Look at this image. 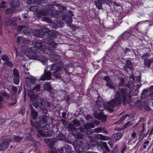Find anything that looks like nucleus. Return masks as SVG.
<instances>
[{
    "label": "nucleus",
    "mask_w": 153,
    "mask_h": 153,
    "mask_svg": "<svg viewBox=\"0 0 153 153\" xmlns=\"http://www.w3.org/2000/svg\"><path fill=\"white\" fill-rule=\"evenodd\" d=\"M14 10V8H8L5 11V13L6 14H10L12 13Z\"/></svg>",
    "instance_id": "09e8293b"
},
{
    "label": "nucleus",
    "mask_w": 153,
    "mask_h": 153,
    "mask_svg": "<svg viewBox=\"0 0 153 153\" xmlns=\"http://www.w3.org/2000/svg\"><path fill=\"white\" fill-rule=\"evenodd\" d=\"M41 54H40L37 60H39L43 63L44 64H45L47 62L48 59L45 56H41Z\"/></svg>",
    "instance_id": "2f4dec72"
},
{
    "label": "nucleus",
    "mask_w": 153,
    "mask_h": 153,
    "mask_svg": "<svg viewBox=\"0 0 153 153\" xmlns=\"http://www.w3.org/2000/svg\"><path fill=\"white\" fill-rule=\"evenodd\" d=\"M145 119L144 118L142 117L140 118L138 122L136 123L135 125L133 126V128H135L137 126H138V124H140V123H142V127L143 128V130H142L143 131L142 133L144 130V127L145 126V124H146V123H145Z\"/></svg>",
    "instance_id": "4be33fe9"
},
{
    "label": "nucleus",
    "mask_w": 153,
    "mask_h": 153,
    "mask_svg": "<svg viewBox=\"0 0 153 153\" xmlns=\"http://www.w3.org/2000/svg\"><path fill=\"white\" fill-rule=\"evenodd\" d=\"M46 31V28L45 27L43 29L35 30L34 32V34L36 36L43 37L45 35Z\"/></svg>",
    "instance_id": "ddd939ff"
},
{
    "label": "nucleus",
    "mask_w": 153,
    "mask_h": 153,
    "mask_svg": "<svg viewBox=\"0 0 153 153\" xmlns=\"http://www.w3.org/2000/svg\"><path fill=\"white\" fill-rule=\"evenodd\" d=\"M103 78L104 80L106 81L107 82H109L111 80V79L108 76H105Z\"/></svg>",
    "instance_id": "69168bd1"
},
{
    "label": "nucleus",
    "mask_w": 153,
    "mask_h": 153,
    "mask_svg": "<svg viewBox=\"0 0 153 153\" xmlns=\"http://www.w3.org/2000/svg\"><path fill=\"white\" fill-rule=\"evenodd\" d=\"M118 79L120 80L118 90L115 91V97L112 99L109 104L112 107H115L121 104L122 100L127 102L130 98V91L127 92L126 90V86H125L124 80L121 77H119Z\"/></svg>",
    "instance_id": "f257e3e1"
},
{
    "label": "nucleus",
    "mask_w": 153,
    "mask_h": 153,
    "mask_svg": "<svg viewBox=\"0 0 153 153\" xmlns=\"http://www.w3.org/2000/svg\"><path fill=\"white\" fill-rule=\"evenodd\" d=\"M56 23L58 28L62 27L64 25V23L60 21H57Z\"/></svg>",
    "instance_id": "4d7b16f0"
},
{
    "label": "nucleus",
    "mask_w": 153,
    "mask_h": 153,
    "mask_svg": "<svg viewBox=\"0 0 153 153\" xmlns=\"http://www.w3.org/2000/svg\"><path fill=\"white\" fill-rule=\"evenodd\" d=\"M56 153H62L63 152V149L61 148L59 149H56Z\"/></svg>",
    "instance_id": "338daca9"
},
{
    "label": "nucleus",
    "mask_w": 153,
    "mask_h": 153,
    "mask_svg": "<svg viewBox=\"0 0 153 153\" xmlns=\"http://www.w3.org/2000/svg\"><path fill=\"white\" fill-rule=\"evenodd\" d=\"M105 86L109 89H113L114 91L115 92V91H116L115 84L112 80L109 82H107L105 83Z\"/></svg>",
    "instance_id": "a878e982"
},
{
    "label": "nucleus",
    "mask_w": 153,
    "mask_h": 153,
    "mask_svg": "<svg viewBox=\"0 0 153 153\" xmlns=\"http://www.w3.org/2000/svg\"><path fill=\"white\" fill-rule=\"evenodd\" d=\"M22 49L24 51L25 55L29 58L37 59L41 53L35 48L30 47L27 46H22Z\"/></svg>",
    "instance_id": "7ed1b4c3"
},
{
    "label": "nucleus",
    "mask_w": 153,
    "mask_h": 153,
    "mask_svg": "<svg viewBox=\"0 0 153 153\" xmlns=\"http://www.w3.org/2000/svg\"><path fill=\"white\" fill-rule=\"evenodd\" d=\"M29 109L30 111V116L33 119H36L38 115V112L36 111L31 104H30L29 106Z\"/></svg>",
    "instance_id": "2eb2a0df"
},
{
    "label": "nucleus",
    "mask_w": 153,
    "mask_h": 153,
    "mask_svg": "<svg viewBox=\"0 0 153 153\" xmlns=\"http://www.w3.org/2000/svg\"><path fill=\"white\" fill-rule=\"evenodd\" d=\"M122 135L121 133H117L112 135V138L114 140L118 141L122 137Z\"/></svg>",
    "instance_id": "473e14b6"
},
{
    "label": "nucleus",
    "mask_w": 153,
    "mask_h": 153,
    "mask_svg": "<svg viewBox=\"0 0 153 153\" xmlns=\"http://www.w3.org/2000/svg\"><path fill=\"white\" fill-rule=\"evenodd\" d=\"M134 76H131L130 77V79L128 82V85H130L133 83V81H134Z\"/></svg>",
    "instance_id": "3c124183"
},
{
    "label": "nucleus",
    "mask_w": 153,
    "mask_h": 153,
    "mask_svg": "<svg viewBox=\"0 0 153 153\" xmlns=\"http://www.w3.org/2000/svg\"><path fill=\"white\" fill-rule=\"evenodd\" d=\"M56 137L57 140H64L65 139V136L62 134H58L57 136Z\"/></svg>",
    "instance_id": "c9c22d12"
},
{
    "label": "nucleus",
    "mask_w": 153,
    "mask_h": 153,
    "mask_svg": "<svg viewBox=\"0 0 153 153\" xmlns=\"http://www.w3.org/2000/svg\"><path fill=\"white\" fill-rule=\"evenodd\" d=\"M111 101L108 102V103L106 102V103H105L102 99L100 97H98L96 101V103L99 107H102L104 108H107L109 111L112 112L113 111V109L111 107L114 108L115 107H112L110 105L109 102Z\"/></svg>",
    "instance_id": "0eeeda50"
},
{
    "label": "nucleus",
    "mask_w": 153,
    "mask_h": 153,
    "mask_svg": "<svg viewBox=\"0 0 153 153\" xmlns=\"http://www.w3.org/2000/svg\"><path fill=\"white\" fill-rule=\"evenodd\" d=\"M131 125V124L130 122L128 121L123 126V128H125L130 126Z\"/></svg>",
    "instance_id": "e2e57ef3"
},
{
    "label": "nucleus",
    "mask_w": 153,
    "mask_h": 153,
    "mask_svg": "<svg viewBox=\"0 0 153 153\" xmlns=\"http://www.w3.org/2000/svg\"><path fill=\"white\" fill-rule=\"evenodd\" d=\"M44 21L46 22L51 23V25L52 26V28L55 29L58 28L56 22H52V21L49 18H48L47 17H45L44 18Z\"/></svg>",
    "instance_id": "bb28decb"
},
{
    "label": "nucleus",
    "mask_w": 153,
    "mask_h": 153,
    "mask_svg": "<svg viewBox=\"0 0 153 153\" xmlns=\"http://www.w3.org/2000/svg\"><path fill=\"white\" fill-rule=\"evenodd\" d=\"M13 100L14 101L13 102L11 103H10L9 104L8 106L9 107H11L12 106L14 105H15L17 102V100H16V99H13Z\"/></svg>",
    "instance_id": "680f3d73"
},
{
    "label": "nucleus",
    "mask_w": 153,
    "mask_h": 153,
    "mask_svg": "<svg viewBox=\"0 0 153 153\" xmlns=\"http://www.w3.org/2000/svg\"><path fill=\"white\" fill-rule=\"evenodd\" d=\"M100 1H102L104 3H105L106 4H108L109 6L113 3L112 0H101Z\"/></svg>",
    "instance_id": "79ce46f5"
},
{
    "label": "nucleus",
    "mask_w": 153,
    "mask_h": 153,
    "mask_svg": "<svg viewBox=\"0 0 153 153\" xmlns=\"http://www.w3.org/2000/svg\"><path fill=\"white\" fill-rule=\"evenodd\" d=\"M71 18V17H69V18H68L64 16L62 18V19L63 20L67 21L69 23H71L72 21Z\"/></svg>",
    "instance_id": "6e6d98bb"
},
{
    "label": "nucleus",
    "mask_w": 153,
    "mask_h": 153,
    "mask_svg": "<svg viewBox=\"0 0 153 153\" xmlns=\"http://www.w3.org/2000/svg\"><path fill=\"white\" fill-rule=\"evenodd\" d=\"M148 95V90L147 89H144L142 92L141 98L143 99H145L146 98Z\"/></svg>",
    "instance_id": "f704fd0d"
},
{
    "label": "nucleus",
    "mask_w": 153,
    "mask_h": 153,
    "mask_svg": "<svg viewBox=\"0 0 153 153\" xmlns=\"http://www.w3.org/2000/svg\"><path fill=\"white\" fill-rule=\"evenodd\" d=\"M24 28L23 30V33L25 35L29 34L30 33L29 29L24 27Z\"/></svg>",
    "instance_id": "de8ad7c7"
},
{
    "label": "nucleus",
    "mask_w": 153,
    "mask_h": 153,
    "mask_svg": "<svg viewBox=\"0 0 153 153\" xmlns=\"http://www.w3.org/2000/svg\"><path fill=\"white\" fill-rule=\"evenodd\" d=\"M84 127L85 128L82 127L79 128V131L81 132L84 131L85 134L89 135L91 134L93 131V130L91 128L94 127V125L91 123H87L84 124Z\"/></svg>",
    "instance_id": "9d476101"
},
{
    "label": "nucleus",
    "mask_w": 153,
    "mask_h": 153,
    "mask_svg": "<svg viewBox=\"0 0 153 153\" xmlns=\"http://www.w3.org/2000/svg\"><path fill=\"white\" fill-rule=\"evenodd\" d=\"M11 23L10 24V25H13V26H15L16 25V18L14 17L11 20Z\"/></svg>",
    "instance_id": "8fccbe9b"
},
{
    "label": "nucleus",
    "mask_w": 153,
    "mask_h": 153,
    "mask_svg": "<svg viewBox=\"0 0 153 153\" xmlns=\"http://www.w3.org/2000/svg\"><path fill=\"white\" fill-rule=\"evenodd\" d=\"M51 73L50 71H44V74L41 76L40 80L45 81V80H50L51 78Z\"/></svg>",
    "instance_id": "4468645a"
},
{
    "label": "nucleus",
    "mask_w": 153,
    "mask_h": 153,
    "mask_svg": "<svg viewBox=\"0 0 153 153\" xmlns=\"http://www.w3.org/2000/svg\"><path fill=\"white\" fill-rule=\"evenodd\" d=\"M14 82L16 84L18 85L19 82V77H14Z\"/></svg>",
    "instance_id": "603ef678"
},
{
    "label": "nucleus",
    "mask_w": 153,
    "mask_h": 153,
    "mask_svg": "<svg viewBox=\"0 0 153 153\" xmlns=\"http://www.w3.org/2000/svg\"><path fill=\"white\" fill-rule=\"evenodd\" d=\"M128 69L130 71H132L133 69V66L131 62L129 60H127L126 62V65L124 67V70L128 72L127 69Z\"/></svg>",
    "instance_id": "6ab92c4d"
},
{
    "label": "nucleus",
    "mask_w": 153,
    "mask_h": 153,
    "mask_svg": "<svg viewBox=\"0 0 153 153\" xmlns=\"http://www.w3.org/2000/svg\"><path fill=\"white\" fill-rule=\"evenodd\" d=\"M46 42V40L43 39L41 41H39V42H32L33 45L34 47L33 48H37V50H40L42 51H44L46 49L45 44Z\"/></svg>",
    "instance_id": "6e6552de"
},
{
    "label": "nucleus",
    "mask_w": 153,
    "mask_h": 153,
    "mask_svg": "<svg viewBox=\"0 0 153 153\" xmlns=\"http://www.w3.org/2000/svg\"><path fill=\"white\" fill-rule=\"evenodd\" d=\"M97 148L100 151H102L103 153H109L110 152V150L105 142H102L97 146Z\"/></svg>",
    "instance_id": "f8f14e48"
},
{
    "label": "nucleus",
    "mask_w": 153,
    "mask_h": 153,
    "mask_svg": "<svg viewBox=\"0 0 153 153\" xmlns=\"http://www.w3.org/2000/svg\"><path fill=\"white\" fill-rule=\"evenodd\" d=\"M1 59L3 61L6 62L9 60V58L8 56L6 55H2L1 57Z\"/></svg>",
    "instance_id": "c03bdc74"
},
{
    "label": "nucleus",
    "mask_w": 153,
    "mask_h": 153,
    "mask_svg": "<svg viewBox=\"0 0 153 153\" xmlns=\"http://www.w3.org/2000/svg\"><path fill=\"white\" fill-rule=\"evenodd\" d=\"M23 138V136H14L13 137V140L16 142H19L21 141Z\"/></svg>",
    "instance_id": "e433bc0d"
},
{
    "label": "nucleus",
    "mask_w": 153,
    "mask_h": 153,
    "mask_svg": "<svg viewBox=\"0 0 153 153\" xmlns=\"http://www.w3.org/2000/svg\"><path fill=\"white\" fill-rule=\"evenodd\" d=\"M17 91V88L16 87L13 86L11 88V93L15 95L16 94Z\"/></svg>",
    "instance_id": "a19ab883"
},
{
    "label": "nucleus",
    "mask_w": 153,
    "mask_h": 153,
    "mask_svg": "<svg viewBox=\"0 0 153 153\" xmlns=\"http://www.w3.org/2000/svg\"><path fill=\"white\" fill-rule=\"evenodd\" d=\"M63 69L65 71V69L59 67L58 62H56V63L52 65L51 70L52 71L53 75L56 78H60L61 77L60 75L63 72Z\"/></svg>",
    "instance_id": "423d86ee"
},
{
    "label": "nucleus",
    "mask_w": 153,
    "mask_h": 153,
    "mask_svg": "<svg viewBox=\"0 0 153 153\" xmlns=\"http://www.w3.org/2000/svg\"><path fill=\"white\" fill-rule=\"evenodd\" d=\"M58 6L59 10H61L63 11H64L66 10V7L62 6L61 4H59ZM62 12V13L63 12Z\"/></svg>",
    "instance_id": "a18cd8bd"
},
{
    "label": "nucleus",
    "mask_w": 153,
    "mask_h": 153,
    "mask_svg": "<svg viewBox=\"0 0 153 153\" xmlns=\"http://www.w3.org/2000/svg\"><path fill=\"white\" fill-rule=\"evenodd\" d=\"M82 137V134L81 137H75L77 138V139L75 141V144L76 146H82L83 145H85L84 144H83Z\"/></svg>",
    "instance_id": "c756f323"
},
{
    "label": "nucleus",
    "mask_w": 153,
    "mask_h": 153,
    "mask_svg": "<svg viewBox=\"0 0 153 153\" xmlns=\"http://www.w3.org/2000/svg\"><path fill=\"white\" fill-rule=\"evenodd\" d=\"M23 29L24 26L23 25L19 26L17 27V30L19 32H21Z\"/></svg>",
    "instance_id": "774afa93"
},
{
    "label": "nucleus",
    "mask_w": 153,
    "mask_h": 153,
    "mask_svg": "<svg viewBox=\"0 0 153 153\" xmlns=\"http://www.w3.org/2000/svg\"><path fill=\"white\" fill-rule=\"evenodd\" d=\"M40 89V85L39 84H37L36 85L33 90L35 91H39Z\"/></svg>",
    "instance_id": "13d9d810"
},
{
    "label": "nucleus",
    "mask_w": 153,
    "mask_h": 153,
    "mask_svg": "<svg viewBox=\"0 0 153 153\" xmlns=\"http://www.w3.org/2000/svg\"><path fill=\"white\" fill-rule=\"evenodd\" d=\"M59 56L56 54H51L50 55V60L53 62H58Z\"/></svg>",
    "instance_id": "7c9ffc66"
},
{
    "label": "nucleus",
    "mask_w": 153,
    "mask_h": 153,
    "mask_svg": "<svg viewBox=\"0 0 153 153\" xmlns=\"http://www.w3.org/2000/svg\"><path fill=\"white\" fill-rule=\"evenodd\" d=\"M19 2L17 1H15L11 3V6L14 8L18 6Z\"/></svg>",
    "instance_id": "49530a36"
},
{
    "label": "nucleus",
    "mask_w": 153,
    "mask_h": 153,
    "mask_svg": "<svg viewBox=\"0 0 153 153\" xmlns=\"http://www.w3.org/2000/svg\"><path fill=\"white\" fill-rule=\"evenodd\" d=\"M68 130L70 131H72V134L75 137H81V134L79 131V128H76L71 122L70 123L68 127Z\"/></svg>",
    "instance_id": "1a4fd4ad"
},
{
    "label": "nucleus",
    "mask_w": 153,
    "mask_h": 153,
    "mask_svg": "<svg viewBox=\"0 0 153 153\" xmlns=\"http://www.w3.org/2000/svg\"><path fill=\"white\" fill-rule=\"evenodd\" d=\"M58 35L57 32L56 31H50L47 36V38L49 39H52L53 38H56Z\"/></svg>",
    "instance_id": "412c9836"
},
{
    "label": "nucleus",
    "mask_w": 153,
    "mask_h": 153,
    "mask_svg": "<svg viewBox=\"0 0 153 153\" xmlns=\"http://www.w3.org/2000/svg\"><path fill=\"white\" fill-rule=\"evenodd\" d=\"M108 138V137L105 136L101 134H98L96 137V138L97 139V140H107Z\"/></svg>",
    "instance_id": "72a5a7b5"
},
{
    "label": "nucleus",
    "mask_w": 153,
    "mask_h": 153,
    "mask_svg": "<svg viewBox=\"0 0 153 153\" xmlns=\"http://www.w3.org/2000/svg\"><path fill=\"white\" fill-rule=\"evenodd\" d=\"M29 96L30 100L32 101V102L33 101H35V100L38 97L37 95L34 94H29Z\"/></svg>",
    "instance_id": "ea45409f"
},
{
    "label": "nucleus",
    "mask_w": 153,
    "mask_h": 153,
    "mask_svg": "<svg viewBox=\"0 0 153 153\" xmlns=\"http://www.w3.org/2000/svg\"><path fill=\"white\" fill-rule=\"evenodd\" d=\"M152 62H153V58L145 59L144 61V65L147 68H150Z\"/></svg>",
    "instance_id": "c85d7f7f"
},
{
    "label": "nucleus",
    "mask_w": 153,
    "mask_h": 153,
    "mask_svg": "<svg viewBox=\"0 0 153 153\" xmlns=\"http://www.w3.org/2000/svg\"><path fill=\"white\" fill-rule=\"evenodd\" d=\"M151 56V54L150 53H144L142 56V58L145 60L148 59V58L149 57Z\"/></svg>",
    "instance_id": "37998d69"
},
{
    "label": "nucleus",
    "mask_w": 153,
    "mask_h": 153,
    "mask_svg": "<svg viewBox=\"0 0 153 153\" xmlns=\"http://www.w3.org/2000/svg\"><path fill=\"white\" fill-rule=\"evenodd\" d=\"M54 6L52 4H49L46 7V10L44 11L43 14L45 16H50L51 18L54 17L59 19L62 16L61 11L54 10Z\"/></svg>",
    "instance_id": "39448f33"
},
{
    "label": "nucleus",
    "mask_w": 153,
    "mask_h": 153,
    "mask_svg": "<svg viewBox=\"0 0 153 153\" xmlns=\"http://www.w3.org/2000/svg\"><path fill=\"white\" fill-rule=\"evenodd\" d=\"M135 106L136 107L139 108L140 109H141L143 106V103L142 102L140 101H138L135 103Z\"/></svg>",
    "instance_id": "4c0bfd02"
},
{
    "label": "nucleus",
    "mask_w": 153,
    "mask_h": 153,
    "mask_svg": "<svg viewBox=\"0 0 153 153\" xmlns=\"http://www.w3.org/2000/svg\"><path fill=\"white\" fill-rule=\"evenodd\" d=\"M32 105L36 108L39 107L43 114H46L48 112V110L46 108L50 106L49 103L47 101H45L44 100L40 98L36 100L33 101Z\"/></svg>",
    "instance_id": "20e7f679"
},
{
    "label": "nucleus",
    "mask_w": 153,
    "mask_h": 153,
    "mask_svg": "<svg viewBox=\"0 0 153 153\" xmlns=\"http://www.w3.org/2000/svg\"><path fill=\"white\" fill-rule=\"evenodd\" d=\"M73 124H74V125L76 127L79 126L80 124V122L78 120H74L72 122Z\"/></svg>",
    "instance_id": "58836bf2"
},
{
    "label": "nucleus",
    "mask_w": 153,
    "mask_h": 153,
    "mask_svg": "<svg viewBox=\"0 0 153 153\" xmlns=\"http://www.w3.org/2000/svg\"><path fill=\"white\" fill-rule=\"evenodd\" d=\"M102 130V128L101 127H98V128L94 129V130L95 132H101Z\"/></svg>",
    "instance_id": "0e129e2a"
},
{
    "label": "nucleus",
    "mask_w": 153,
    "mask_h": 153,
    "mask_svg": "<svg viewBox=\"0 0 153 153\" xmlns=\"http://www.w3.org/2000/svg\"><path fill=\"white\" fill-rule=\"evenodd\" d=\"M17 42L20 44V45H22L21 48L22 46H26L25 44H28L29 41L27 40L25 38L22 36H20L17 39Z\"/></svg>",
    "instance_id": "a211bd4d"
},
{
    "label": "nucleus",
    "mask_w": 153,
    "mask_h": 153,
    "mask_svg": "<svg viewBox=\"0 0 153 153\" xmlns=\"http://www.w3.org/2000/svg\"><path fill=\"white\" fill-rule=\"evenodd\" d=\"M86 137H87L88 140H89L90 141L89 144V145L93 146H95L97 145L98 144L97 142L95 140H94L92 137L88 135Z\"/></svg>",
    "instance_id": "393cba45"
},
{
    "label": "nucleus",
    "mask_w": 153,
    "mask_h": 153,
    "mask_svg": "<svg viewBox=\"0 0 153 153\" xmlns=\"http://www.w3.org/2000/svg\"><path fill=\"white\" fill-rule=\"evenodd\" d=\"M48 119L47 117L44 115L40 117L39 118L40 126L42 130L39 129V131L45 137H51L52 135V134L48 133L50 129V127H49V126L47 125Z\"/></svg>",
    "instance_id": "f03ea898"
},
{
    "label": "nucleus",
    "mask_w": 153,
    "mask_h": 153,
    "mask_svg": "<svg viewBox=\"0 0 153 153\" xmlns=\"http://www.w3.org/2000/svg\"><path fill=\"white\" fill-rule=\"evenodd\" d=\"M48 42V40H46V42L45 44L46 49L52 50V48H54L56 47L57 45V43L53 41L49 43H47Z\"/></svg>",
    "instance_id": "f3484780"
},
{
    "label": "nucleus",
    "mask_w": 153,
    "mask_h": 153,
    "mask_svg": "<svg viewBox=\"0 0 153 153\" xmlns=\"http://www.w3.org/2000/svg\"><path fill=\"white\" fill-rule=\"evenodd\" d=\"M33 127H34L36 129H37L38 132L42 136L44 137V136L42 134L40 133V132L39 131V129L42 130L40 126V123H39L38 122H36L33 124L31 123Z\"/></svg>",
    "instance_id": "cd10ccee"
},
{
    "label": "nucleus",
    "mask_w": 153,
    "mask_h": 153,
    "mask_svg": "<svg viewBox=\"0 0 153 153\" xmlns=\"http://www.w3.org/2000/svg\"><path fill=\"white\" fill-rule=\"evenodd\" d=\"M87 144L83 145L82 146H77L75 147V149L77 153H91L90 151L87 152L90 149Z\"/></svg>",
    "instance_id": "9b49d317"
},
{
    "label": "nucleus",
    "mask_w": 153,
    "mask_h": 153,
    "mask_svg": "<svg viewBox=\"0 0 153 153\" xmlns=\"http://www.w3.org/2000/svg\"><path fill=\"white\" fill-rule=\"evenodd\" d=\"M13 74L14 76V77H19L18 71L16 69H15L13 70Z\"/></svg>",
    "instance_id": "5fc2aeb1"
},
{
    "label": "nucleus",
    "mask_w": 153,
    "mask_h": 153,
    "mask_svg": "<svg viewBox=\"0 0 153 153\" xmlns=\"http://www.w3.org/2000/svg\"><path fill=\"white\" fill-rule=\"evenodd\" d=\"M43 88L44 90L46 91L49 92H51L53 89L51 84L48 82L45 84Z\"/></svg>",
    "instance_id": "b1692460"
},
{
    "label": "nucleus",
    "mask_w": 153,
    "mask_h": 153,
    "mask_svg": "<svg viewBox=\"0 0 153 153\" xmlns=\"http://www.w3.org/2000/svg\"><path fill=\"white\" fill-rule=\"evenodd\" d=\"M94 115L96 118L100 120L102 122H105L106 120V116L102 114H99L97 112H95L94 113Z\"/></svg>",
    "instance_id": "dca6fc26"
},
{
    "label": "nucleus",
    "mask_w": 153,
    "mask_h": 153,
    "mask_svg": "<svg viewBox=\"0 0 153 153\" xmlns=\"http://www.w3.org/2000/svg\"><path fill=\"white\" fill-rule=\"evenodd\" d=\"M119 151H118L117 146H116L113 149L111 153H119Z\"/></svg>",
    "instance_id": "bf43d9fd"
},
{
    "label": "nucleus",
    "mask_w": 153,
    "mask_h": 153,
    "mask_svg": "<svg viewBox=\"0 0 153 153\" xmlns=\"http://www.w3.org/2000/svg\"><path fill=\"white\" fill-rule=\"evenodd\" d=\"M25 139L26 140H31L32 138L31 135L29 133H27L25 135Z\"/></svg>",
    "instance_id": "864d4df0"
},
{
    "label": "nucleus",
    "mask_w": 153,
    "mask_h": 153,
    "mask_svg": "<svg viewBox=\"0 0 153 153\" xmlns=\"http://www.w3.org/2000/svg\"><path fill=\"white\" fill-rule=\"evenodd\" d=\"M6 64L8 66L11 67L13 66V64L11 61H8L5 62Z\"/></svg>",
    "instance_id": "052dcab7"
},
{
    "label": "nucleus",
    "mask_w": 153,
    "mask_h": 153,
    "mask_svg": "<svg viewBox=\"0 0 153 153\" xmlns=\"http://www.w3.org/2000/svg\"><path fill=\"white\" fill-rule=\"evenodd\" d=\"M9 142H10L9 140L8 141H4L0 144L1 151H3L7 149L9 145Z\"/></svg>",
    "instance_id": "5701e85b"
},
{
    "label": "nucleus",
    "mask_w": 153,
    "mask_h": 153,
    "mask_svg": "<svg viewBox=\"0 0 153 153\" xmlns=\"http://www.w3.org/2000/svg\"><path fill=\"white\" fill-rule=\"evenodd\" d=\"M36 79L33 76H29L26 78V83L28 85L34 84L35 83Z\"/></svg>",
    "instance_id": "aec40b11"
}]
</instances>
